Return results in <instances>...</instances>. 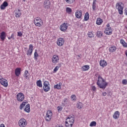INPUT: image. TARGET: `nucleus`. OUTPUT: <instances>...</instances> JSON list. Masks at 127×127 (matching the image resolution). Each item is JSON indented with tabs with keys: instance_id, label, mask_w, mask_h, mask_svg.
Masks as SVG:
<instances>
[{
	"instance_id": "9d476101",
	"label": "nucleus",
	"mask_w": 127,
	"mask_h": 127,
	"mask_svg": "<svg viewBox=\"0 0 127 127\" xmlns=\"http://www.w3.org/2000/svg\"><path fill=\"white\" fill-rule=\"evenodd\" d=\"M0 83L2 85V86H4V87H7V86H8V84L7 83V80L1 77V76L0 80Z\"/></svg>"
},
{
	"instance_id": "aec40b11",
	"label": "nucleus",
	"mask_w": 127,
	"mask_h": 127,
	"mask_svg": "<svg viewBox=\"0 0 127 127\" xmlns=\"http://www.w3.org/2000/svg\"><path fill=\"white\" fill-rule=\"evenodd\" d=\"M59 60V57L57 55H54L52 58V61L53 63H57Z\"/></svg>"
},
{
	"instance_id": "a878e982",
	"label": "nucleus",
	"mask_w": 127,
	"mask_h": 127,
	"mask_svg": "<svg viewBox=\"0 0 127 127\" xmlns=\"http://www.w3.org/2000/svg\"><path fill=\"white\" fill-rule=\"evenodd\" d=\"M102 23L103 20L101 19V18H98L97 19L96 24H97V25H101V24H102Z\"/></svg>"
},
{
	"instance_id": "603ef678",
	"label": "nucleus",
	"mask_w": 127,
	"mask_h": 127,
	"mask_svg": "<svg viewBox=\"0 0 127 127\" xmlns=\"http://www.w3.org/2000/svg\"><path fill=\"white\" fill-rule=\"evenodd\" d=\"M0 127H5V126H4V124H1L0 125Z\"/></svg>"
},
{
	"instance_id": "f257e3e1",
	"label": "nucleus",
	"mask_w": 127,
	"mask_h": 127,
	"mask_svg": "<svg viewBox=\"0 0 127 127\" xmlns=\"http://www.w3.org/2000/svg\"><path fill=\"white\" fill-rule=\"evenodd\" d=\"M98 86L100 89H106V87L108 86V82H106L100 75H99L97 83Z\"/></svg>"
},
{
	"instance_id": "f8f14e48",
	"label": "nucleus",
	"mask_w": 127,
	"mask_h": 127,
	"mask_svg": "<svg viewBox=\"0 0 127 127\" xmlns=\"http://www.w3.org/2000/svg\"><path fill=\"white\" fill-rule=\"evenodd\" d=\"M64 42L65 41L64 40V39L62 38H60L58 39L57 44L58 45V46H62L63 44H64Z\"/></svg>"
},
{
	"instance_id": "79ce46f5",
	"label": "nucleus",
	"mask_w": 127,
	"mask_h": 127,
	"mask_svg": "<svg viewBox=\"0 0 127 127\" xmlns=\"http://www.w3.org/2000/svg\"><path fill=\"white\" fill-rule=\"evenodd\" d=\"M71 99L72 100V101H76V95H72L71 96Z\"/></svg>"
},
{
	"instance_id": "4d7b16f0",
	"label": "nucleus",
	"mask_w": 127,
	"mask_h": 127,
	"mask_svg": "<svg viewBox=\"0 0 127 127\" xmlns=\"http://www.w3.org/2000/svg\"><path fill=\"white\" fill-rule=\"evenodd\" d=\"M78 57H80V56H78Z\"/></svg>"
},
{
	"instance_id": "c03bdc74",
	"label": "nucleus",
	"mask_w": 127,
	"mask_h": 127,
	"mask_svg": "<svg viewBox=\"0 0 127 127\" xmlns=\"http://www.w3.org/2000/svg\"><path fill=\"white\" fill-rule=\"evenodd\" d=\"M122 83L123 84V85H127V79H123L122 80Z\"/></svg>"
},
{
	"instance_id": "20e7f679",
	"label": "nucleus",
	"mask_w": 127,
	"mask_h": 127,
	"mask_svg": "<svg viewBox=\"0 0 127 127\" xmlns=\"http://www.w3.org/2000/svg\"><path fill=\"white\" fill-rule=\"evenodd\" d=\"M67 120H68V121H65V127H72V126H73V124H74V118L73 117H68L66 119Z\"/></svg>"
},
{
	"instance_id": "412c9836",
	"label": "nucleus",
	"mask_w": 127,
	"mask_h": 127,
	"mask_svg": "<svg viewBox=\"0 0 127 127\" xmlns=\"http://www.w3.org/2000/svg\"><path fill=\"white\" fill-rule=\"evenodd\" d=\"M6 36V35H5V32H2L0 33V38L2 41H4V39H5V37Z\"/></svg>"
},
{
	"instance_id": "4c0bfd02",
	"label": "nucleus",
	"mask_w": 127,
	"mask_h": 127,
	"mask_svg": "<svg viewBox=\"0 0 127 127\" xmlns=\"http://www.w3.org/2000/svg\"><path fill=\"white\" fill-rule=\"evenodd\" d=\"M54 88L58 89V90H60V89H61V85L60 84H57L54 86Z\"/></svg>"
},
{
	"instance_id": "6e6d98bb",
	"label": "nucleus",
	"mask_w": 127,
	"mask_h": 127,
	"mask_svg": "<svg viewBox=\"0 0 127 127\" xmlns=\"http://www.w3.org/2000/svg\"><path fill=\"white\" fill-rule=\"evenodd\" d=\"M23 0V1H25V0Z\"/></svg>"
},
{
	"instance_id": "4468645a",
	"label": "nucleus",
	"mask_w": 127,
	"mask_h": 127,
	"mask_svg": "<svg viewBox=\"0 0 127 127\" xmlns=\"http://www.w3.org/2000/svg\"><path fill=\"white\" fill-rule=\"evenodd\" d=\"M21 73V68L20 67H17L15 69V75L17 77H19V75H20Z\"/></svg>"
},
{
	"instance_id": "dca6fc26",
	"label": "nucleus",
	"mask_w": 127,
	"mask_h": 127,
	"mask_svg": "<svg viewBox=\"0 0 127 127\" xmlns=\"http://www.w3.org/2000/svg\"><path fill=\"white\" fill-rule=\"evenodd\" d=\"M75 16L76 18H81L82 16V10H77L75 12Z\"/></svg>"
},
{
	"instance_id": "39448f33",
	"label": "nucleus",
	"mask_w": 127,
	"mask_h": 127,
	"mask_svg": "<svg viewBox=\"0 0 127 127\" xmlns=\"http://www.w3.org/2000/svg\"><path fill=\"white\" fill-rule=\"evenodd\" d=\"M52 117V111L51 110H48L47 112L46 115V121L47 122H50L51 121Z\"/></svg>"
},
{
	"instance_id": "c9c22d12",
	"label": "nucleus",
	"mask_w": 127,
	"mask_h": 127,
	"mask_svg": "<svg viewBox=\"0 0 127 127\" xmlns=\"http://www.w3.org/2000/svg\"><path fill=\"white\" fill-rule=\"evenodd\" d=\"M66 11L67 12V13H69L70 14L71 12H72V9L70 7H66Z\"/></svg>"
},
{
	"instance_id": "b1692460",
	"label": "nucleus",
	"mask_w": 127,
	"mask_h": 127,
	"mask_svg": "<svg viewBox=\"0 0 127 127\" xmlns=\"http://www.w3.org/2000/svg\"><path fill=\"white\" fill-rule=\"evenodd\" d=\"M116 50H117V47H116L115 46H112V47H110L109 48V51H110V52H111L112 53H113V52H115V51H116Z\"/></svg>"
},
{
	"instance_id": "393cba45",
	"label": "nucleus",
	"mask_w": 127,
	"mask_h": 127,
	"mask_svg": "<svg viewBox=\"0 0 127 127\" xmlns=\"http://www.w3.org/2000/svg\"><path fill=\"white\" fill-rule=\"evenodd\" d=\"M24 111L27 113H29L30 112V105L27 104L24 109Z\"/></svg>"
},
{
	"instance_id": "423d86ee",
	"label": "nucleus",
	"mask_w": 127,
	"mask_h": 127,
	"mask_svg": "<svg viewBox=\"0 0 127 127\" xmlns=\"http://www.w3.org/2000/svg\"><path fill=\"white\" fill-rule=\"evenodd\" d=\"M49 82L45 81L44 82L43 89L45 92H48L50 90V87L49 86Z\"/></svg>"
},
{
	"instance_id": "58836bf2",
	"label": "nucleus",
	"mask_w": 127,
	"mask_h": 127,
	"mask_svg": "<svg viewBox=\"0 0 127 127\" xmlns=\"http://www.w3.org/2000/svg\"><path fill=\"white\" fill-rule=\"evenodd\" d=\"M66 2H67V3H73V2H74V1H75V0H64Z\"/></svg>"
},
{
	"instance_id": "2eb2a0df",
	"label": "nucleus",
	"mask_w": 127,
	"mask_h": 127,
	"mask_svg": "<svg viewBox=\"0 0 127 127\" xmlns=\"http://www.w3.org/2000/svg\"><path fill=\"white\" fill-rule=\"evenodd\" d=\"M50 0H46L44 2V7L45 8H50Z\"/></svg>"
},
{
	"instance_id": "5701e85b",
	"label": "nucleus",
	"mask_w": 127,
	"mask_h": 127,
	"mask_svg": "<svg viewBox=\"0 0 127 127\" xmlns=\"http://www.w3.org/2000/svg\"><path fill=\"white\" fill-rule=\"evenodd\" d=\"M107 64H108L107 63V62L105 61L104 60L100 61V65L102 67H105V66H107Z\"/></svg>"
},
{
	"instance_id": "6ab92c4d",
	"label": "nucleus",
	"mask_w": 127,
	"mask_h": 127,
	"mask_svg": "<svg viewBox=\"0 0 127 127\" xmlns=\"http://www.w3.org/2000/svg\"><path fill=\"white\" fill-rule=\"evenodd\" d=\"M8 6V3L6 1H5L3 3L0 5V9H5V7Z\"/></svg>"
},
{
	"instance_id": "1a4fd4ad",
	"label": "nucleus",
	"mask_w": 127,
	"mask_h": 127,
	"mask_svg": "<svg viewBox=\"0 0 127 127\" xmlns=\"http://www.w3.org/2000/svg\"><path fill=\"white\" fill-rule=\"evenodd\" d=\"M33 51V46H32V45L31 44L29 46V49L26 52L27 55H29V56H31Z\"/></svg>"
},
{
	"instance_id": "72a5a7b5",
	"label": "nucleus",
	"mask_w": 127,
	"mask_h": 127,
	"mask_svg": "<svg viewBox=\"0 0 127 127\" xmlns=\"http://www.w3.org/2000/svg\"><path fill=\"white\" fill-rule=\"evenodd\" d=\"M38 54L37 53V50H35V52L34 53V57L35 60H37V57H38Z\"/></svg>"
},
{
	"instance_id": "ea45409f",
	"label": "nucleus",
	"mask_w": 127,
	"mask_h": 127,
	"mask_svg": "<svg viewBox=\"0 0 127 127\" xmlns=\"http://www.w3.org/2000/svg\"><path fill=\"white\" fill-rule=\"evenodd\" d=\"M88 37H94V34H93V33H92V32H89L88 33Z\"/></svg>"
},
{
	"instance_id": "7c9ffc66",
	"label": "nucleus",
	"mask_w": 127,
	"mask_h": 127,
	"mask_svg": "<svg viewBox=\"0 0 127 127\" xmlns=\"http://www.w3.org/2000/svg\"><path fill=\"white\" fill-rule=\"evenodd\" d=\"M97 1V0H93V2L92 4V8H93V10L95 11L96 10V2Z\"/></svg>"
},
{
	"instance_id": "5fc2aeb1",
	"label": "nucleus",
	"mask_w": 127,
	"mask_h": 127,
	"mask_svg": "<svg viewBox=\"0 0 127 127\" xmlns=\"http://www.w3.org/2000/svg\"><path fill=\"white\" fill-rule=\"evenodd\" d=\"M125 54H126V56H127V51L126 52Z\"/></svg>"
},
{
	"instance_id": "f03ea898",
	"label": "nucleus",
	"mask_w": 127,
	"mask_h": 127,
	"mask_svg": "<svg viewBox=\"0 0 127 127\" xmlns=\"http://www.w3.org/2000/svg\"><path fill=\"white\" fill-rule=\"evenodd\" d=\"M116 8L118 10L120 14H123L124 12V4H123V2H120L116 3Z\"/></svg>"
},
{
	"instance_id": "de8ad7c7",
	"label": "nucleus",
	"mask_w": 127,
	"mask_h": 127,
	"mask_svg": "<svg viewBox=\"0 0 127 127\" xmlns=\"http://www.w3.org/2000/svg\"><path fill=\"white\" fill-rule=\"evenodd\" d=\"M11 38L14 39L13 34H12L10 37H8V39H11Z\"/></svg>"
},
{
	"instance_id": "6e6552de",
	"label": "nucleus",
	"mask_w": 127,
	"mask_h": 127,
	"mask_svg": "<svg viewBox=\"0 0 127 127\" xmlns=\"http://www.w3.org/2000/svg\"><path fill=\"white\" fill-rule=\"evenodd\" d=\"M18 124L19 127H26V120L24 119H21L19 121Z\"/></svg>"
},
{
	"instance_id": "3c124183",
	"label": "nucleus",
	"mask_w": 127,
	"mask_h": 127,
	"mask_svg": "<svg viewBox=\"0 0 127 127\" xmlns=\"http://www.w3.org/2000/svg\"><path fill=\"white\" fill-rule=\"evenodd\" d=\"M107 28H111L110 27V24H107Z\"/></svg>"
},
{
	"instance_id": "a18cd8bd",
	"label": "nucleus",
	"mask_w": 127,
	"mask_h": 127,
	"mask_svg": "<svg viewBox=\"0 0 127 127\" xmlns=\"http://www.w3.org/2000/svg\"><path fill=\"white\" fill-rule=\"evenodd\" d=\"M17 36L19 37H21L22 36V33L21 32L19 31L17 32Z\"/></svg>"
},
{
	"instance_id": "9b49d317",
	"label": "nucleus",
	"mask_w": 127,
	"mask_h": 127,
	"mask_svg": "<svg viewBox=\"0 0 127 127\" xmlns=\"http://www.w3.org/2000/svg\"><path fill=\"white\" fill-rule=\"evenodd\" d=\"M60 28L62 31H66L68 29V24L64 23L60 26Z\"/></svg>"
},
{
	"instance_id": "4be33fe9",
	"label": "nucleus",
	"mask_w": 127,
	"mask_h": 127,
	"mask_svg": "<svg viewBox=\"0 0 127 127\" xmlns=\"http://www.w3.org/2000/svg\"><path fill=\"white\" fill-rule=\"evenodd\" d=\"M113 117L115 120H118L120 118V112L119 111L115 112Z\"/></svg>"
},
{
	"instance_id": "09e8293b",
	"label": "nucleus",
	"mask_w": 127,
	"mask_h": 127,
	"mask_svg": "<svg viewBox=\"0 0 127 127\" xmlns=\"http://www.w3.org/2000/svg\"><path fill=\"white\" fill-rule=\"evenodd\" d=\"M102 96H104V97L107 96V92H103L102 93Z\"/></svg>"
},
{
	"instance_id": "a19ab883",
	"label": "nucleus",
	"mask_w": 127,
	"mask_h": 127,
	"mask_svg": "<svg viewBox=\"0 0 127 127\" xmlns=\"http://www.w3.org/2000/svg\"><path fill=\"white\" fill-rule=\"evenodd\" d=\"M57 109L59 113H60V112H61V111L63 110V107H62V106H59L57 107Z\"/></svg>"
},
{
	"instance_id": "864d4df0",
	"label": "nucleus",
	"mask_w": 127,
	"mask_h": 127,
	"mask_svg": "<svg viewBox=\"0 0 127 127\" xmlns=\"http://www.w3.org/2000/svg\"><path fill=\"white\" fill-rule=\"evenodd\" d=\"M125 11L126 15H127V8L125 9Z\"/></svg>"
},
{
	"instance_id": "473e14b6",
	"label": "nucleus",
	"mask_w": 127,
	"mask_h": 127,
	"mask_svg": "<svg viewBox=\"0 0 127 127\" xmlns=\"http://www.w3.org/2000/svg\"><path fill=\"white\" fill-rule=\"evenodd\" d=\"M97 36L98 37H102L103 36V32L102 31H97Z\"/></svg>"
},
{
	"instance_id": "c756f323",
	"label": "nucleus",
	"mask_w": 127,
	"mask_h": 127,
	"mask_svg": "<svg viewBox=\"0 0 127 127\" xmlns=\"http://www.w3.org/2000/svg\"><path fill=\"white\" fill-rule=\"evenodd\" d=\"M36 84L38 87H39L40 88H41L42 87V82L41 81V80H38L36 82Z\"/></svg>"
},
{
	"instance_id": "ddd939ff",
	"label": "nucleus",
	"mask_w": 127,
	"mask_h": 127,
	"mask_svg": "<svg viewBox=\"0 0 127 127\" xmlns=\"http://www.w3.org/2000/svg\"><path fill=\"white\" fill-rule=\"evenodd\" d=\"M104 33H105L106 35H111V34L113 33L112 28H106L105 30L104 31Z\"/></svg>"
},
{
	"instance_id": "0eeeda50",
	"label": "nucleus",
	"mask_w": 127,
	"mask_h": 127,
	"mask_svg": "<svg viewBox=\"0 0 127 127\" xmlns=\"http://www.w3.org/2000/svg\"><path fill=\"white\" fill-rule=\"evenodd\" d=\"M16 98L18 102H23L24 100V94L22 93H19Z\"/></svg>"
},
{
	"instance_id": "c85d7f7f",
	"label": "nucleus",
	"mask_w": 127,
	"mask_h": 127,
	"mask_svg": "<svg viewBox=\"0 0 127 127\" xmlns=\"http://www.w3.org/2000/svg\"><path fill=\"white\" fill-rule=\"evenodd\" d=\"M89 13L87 12L85 14L84 20L85 21H87V20H89Z\"/></svg>"
},
{
	"instance_id": "49530a36",
	"label": "nucleus",
	"mask_w": 127,
	"mask_h": 127,
	"mask_svg": "<svg viewBox=\"0 0 127 127\" xmlns=\"http://www.w3.org/2000/svg\"><path fill=\"white\" fill-rule=\"evenodd\" d=\"M58 69H59V66H56L54 69V72H57V71H58Z\"/></svg>"
},
{
	"instance_id": "bb28decb",
	"label": "nucleus",
	"mask_w": 127,
	"mask_h": 127,
	"mask_svg": "<svg viewBox=\"0 0 127 127\" xmlns=\"http://www.w3.org/2000/svg\"><path fill=\"white\" fill-rule=\"evenodd\" d=\"M120 43L123 45V47H127V43L125 42L124 39H122L120 40Z\"/></svg>"
},
{
	"instance_id": "37998d69",
	"label": "nucleus",
	"mask_w": 127,
	"mask_h": 127,
	"mask_svg": "<svg viewBox=\"0 0 127 127\" xmlns=\"http://www.w3.org/2000/svg\"><path fill=\"white\" fill-rule=\"evenodd\" d=\"M91 90L92 91L96 92L97 91V88H96V87L95 86H92L91 87Z\"/></svg>"
},
{
	"instance_id": "8fccbe9b",
	"label": "nucleus",
	"mask_w": 127,
	"mask_h": 127,
	"mask_svg": "<svg viewBox=\"0 0 127 127\" xmlns=\"http://www.w3.org/2000/svg\"><path fill=\"white\" fill-rule=\"evenodd\" d=\"M67 102H68V101L67 100V98H64V103L66 104L67 103Z\"/></svg>"
},
{
	"instance_id": "cd10ccee",
	"label": "nucleus",
	"mask_w": 127,
	"mask_h": 127,
	"mask_svg": "<svg viewBox=\"0 0 127 127\" xmlns=\"http://www.w3.org/2000/svg\"><path fill=\"white\" fill-rule=\"evenodd\" d=\"M89 69H90V66L88 65H84L82 67V71H87Z\"/></svg>"
},
{
	"instance_id": "7ed1b4c3",
	"label": "nucleus",
	"mask_w": 127,
	"mask_h": 127,
	"mask_svg": "<svg viewBox=\"0 0 127 127\" xmlns=\"http://www.w3.org/2000/svg\"><path fill=\"white\" fill-rule=\"evenodd\" d=\"M34 23L36 26L40 27L43 25V21L40 17H37L34 20Z\"/></svg>"
},
{
	"instance_id": "e433bc0d",
	"label": "nucleus",
	"mask_w": 127,
	"mask_h": 127,
	"mask_svg": "<svg viewBox=\"0 0 127 127\" xmlns=\"http://www.w3.org/2000/svg\"><path fill=\"white\" fill-rule=\"evenodd\" d=\"M97 126V123L95 121L92 122L90 124V127H96Z\"/></svg>"
},
{
	"instance_id": "a211bd4d",
	"label": "nucleus",
	"mask_w": 127,
	"mask_h": 127,
	"mask_svg": "<svg viewBox=\"0 0 127 127\" xmlns=\"http://www.w3.org/2000/svg\"><path fill=\"white\" fill-rule=\"evenodd\" d=\"M23 76L25 77V79H26V80H29L30 74H29V73H28V70H26L25 71Z\"/></svg>"
},
{
	"instance_id": "f3484780",
	"label": "nucleus",
	"mask_w": 127,
	"mask_h": 127,
	"mask_svg": "<svg viewBox=\"0 0 127 127\" xmlns=\"http://www.w3.org/2000/svg\"><path fill=\"white\" fill-rule=\"evenodd\" d=\"M16 17H19L21 15V12L19 8H17L14 11Z\"/></svg>"
},
{
	"instance_id": "f704fd0d",
	"label": "nucleus",
	"mask_w": 127,
	"mask_h": 127,
	"mask_svg": "<svg viewBox=\"0 0 127 127\" xmlns=\"http://www.w3.org/2000/svg\"><path fill=\"white\" fill-rule=\"evenodd\" d=\"M26 102H23L22 104L20 105V110H22L23 107L25 106Z\"/></svg>"
},
{
	"instance_id": "2f4dec72",
	"label": "nucleus",
	"mask_w": 127,
	"mask_h": 127,
	"mask_svg": "<svg viewBox=\"0 0 127 127\" xmlns=\"http://www.w3.org/2000/svg\"><path fill=\"white\" fill-rule=\"evenodd\" d=\"M77 109H81L82 108H83V104L82 103L79 102L77 104Z\"/></svg>"
}]
</instances>
